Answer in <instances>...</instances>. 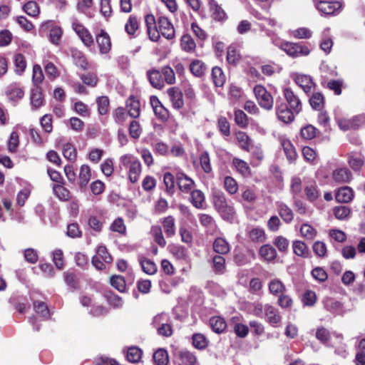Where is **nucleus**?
<instances>
[{
  "label": "nucleus",
  "mask_w": 365,
  "mask_h": 365,
  "mask_svg": "<svg viewBox=\"0 0 365 365\" xmlns=\"http://www.w3.org/2000/svg\"><path fill=\"white\" fill-rule=\"evenodd\" d=\"M212 203L215 209L222 217L226 220H232L235 215V210L232 205L228 204L225 194L216 190L212 194Z\"/></svg>",
  "instance_id": "1"
},
{
  "label": "nucleus",
  "mask_w": 365,
  "mask_h": 365,
  "mask_svg": "<svg viewBox=\"0 0 365 365\" xmlns=\"http://www.w3.org/2000/svg\"><path fill=\"white\" fill-rule=\"evenodd\" d=\"M120 163L128 168V178L131 182H136L141 173V164L140 161L130 155H124L120 158Z\"/></svg>",
  "instance_id": "2"
},
{
  "label": "nucleus",
  "mask_w": 365,
  "mask_h": 365,
  "mask_svg": "<svg viewBox=\"0 0 365 365\" xmlns=\"http://www.w3.org/2000/svg\"><path fill=\"white\" fill-rule=\"evenodd\" d=\"M253 91L261 108L267 110H271L273 108V97L263 86L256 85Z\"/></svg>",
  "instance_id": "3"
},
{
  "label": "nucleus",
  "mask_w": 365,
  "mask_h": 365,
  "mask_svg": "<svg viewBox=\"0 0 365 365\" xmlns=\"http://www.w3.org/2000/svg\"><path fill=\"white\" fill-rule=\"evenodd\" d=\"M168 322V317L166 314H158L153 317L152 324L156 329L159 335L165 337L172 336L173 328Z\"/></svg>",
  "instance_id": "4"
},
{
  "label": "nucleus",
  "mask_w": 365,
  "mask_h": 365,
  "mask_svg": "<svg viewBox=\"0 0 365 365\" xmlns=\"http://www.w3.org/2000/svg\"><path fill=\"white\" fill-rule=\"evenodd\" d=\"M292 110V109L290 108L285 102L277 101L275 106V115L277 119L282 123L287 125L292 123L294 120L295 116L298 114L294 113Z\"/></svg>",
  "instance_id": "5"
},
{
  "label": "nucleus",
  "mask_w": 365,
  "mask_h": 365,
  "mask_svg": "<svg viewBox=\"0 0 365 365\" xmlns=\"http://www.w3.org/2000/svg\"><path fill=\"white\" fill-rule=\"evenodd\" d=\"M280 48L292 58L307 56L310 52L308 47L304 45L288 41L282 42Z\"/></svg>",
  "instance_id": "6"
},
{
  "label": "nucleus",
  "mask_w": 365,
  "mask_h": 365,
  "mask_svg": "<svg viewBox=\"0 0 365 365\" xmlns=\"http://www.w3.org/2000/svg\"><path fill=\"white\" fill-rule=\"evenodd\" d=\"M284 97L286 103L292 108L294 113L299 114L302 110V103L299 96L295 94L289 88H286L283 91Z\"/></svg>",
  "instance_id": "7"
},
{
  "label": "nucleus",
  "mask_w": 365,
  "mask_h": 365,
  "mask_svg": "<svg viewBox=\"0 0 365 365\" xmlns=\"http://www.w3.org/2000/svg\"><path fill=\"white\" fill-rule=\"evenodd\" d=\"M175 180L179 190L184 193H189L195 186L194 180L180 171L175 173Z\"/></svg>",
  "instance_id": "8"
},
{
  "label": "nucleus",
  "mask_w": 365,
  "mask_h": 365,
  "mask_svg": "<svg viewBox=\"0 0 365 365\" xmlns=\"http://www.w3.org/2000/svg\"><path fill=\"white\" fill-rule=\"evenodd\" d=\"M158 29L159 36L162 34L167 39H173L175 37L174 26L165 16H160L158 19Z\"/></svg>",
  "instance_id": "9"
},
{
  "label": "nucleus",
  "mask_w": 365,
  "mask_h": 365,
  "mask_svg": "<svg viewBox=\"0 0 365 365\" xmlns=\"http://www.w3.org/2000/svg\"><path fill=\"white\" fill-rule=\"evenodd\" d=\"M72 28L86 46L90 47L93 44V38L91 34L83 25L74 21L72 23Z\"/></svg>",
  "instance_id": "10"
},
{
  "label": "nucleus",
  "mask_w": 365,
  "mask_h": 365,
  "mask_svg": "<svg viewBox=\"0 0 365 365\" xmlns=\"http://www.w3.org/2000/svg\"><path fill=\"white\" fill-rule=\"evenodd\" d=\"M264 309L266 321L273 327H279L282 322V317L278 310L269 304H265Z\"/></svg>",
  "instance_id": "11"
},
{
  "label": "nucleus",
  "mask_w": 365,
  "mask_h": 365,
  "mask_svg": "<svg viewBox=\"0 0 365 365\" xmlns=\"http://www.w3.org/2000/svg\"><path fill=\"white\" fill-rule=\"evenodd\" d=\"M168 95L173 107L176 110H180L184 106L183 94L178 87H172L168 89Z\"/></svg>",
  "instance_id": "12"
},
{
  "label": "nucleus",
  "mask_w": 365,
  "mask_h": 365,
  "mask_svg": "<svg viewBox=\"0 0 365 365\" xmlns=\"http://www.w3.org/2000/svg\"><path fill=\"white\" fill-rule=\"evenodd\" d=\"M145 22L149 38L153 41H158L160 36L155 16L153 14L146 15L145 16Z\"/></svg>",
  "instance_id": "13"
},
{
  "label": "nucleus",
  "mask_w": 365,
  "mask_h": 365,
  "mask_svg": "<svg viewBox=\"0 0 365 365\" xmlns=\"http://www.w3.org/2000/svg\"><path fill=\"white\" fill-rule=\"evenodd\" d=\"M150 101L155 115L162 121H166L169 118L168 110L163 106L158 97L151 96Z\"/></svg>",
  "instance_id": "14"
},
{
  "label": "nucleus",
  "mask_w": 365,
  "mask_h": 365,
  "mask_svg": "<svg viewBox=\"0 0 365 365\" xmlns=\"http://www.w3.org/2000/svg\"><path fill=\"white\" fill-rule=\"evenodd\" d=\"M275 205L278 214L282 220L287 224L291 223L294 216V212L291 207L282 201L276 202Z\"/></svg>",
  "instance_id": "15"
},
{
  "label": "nucleus",
  "mask_w": 365,
  "mask_h": 365,
  "mask_svg": "<svg viewBox=\"0 0 365 365\" xmlns=\"http://www.w3.org/2000/svg\"><path fill=\"white\" fill-rule=\"evenodd\" d=\"M341 4L339 1H319L317 4V8L322 13L327 15L334 14L340 8Z\"/></svg>",
  "instance_id": "16"
},
{
  "label": "nucleus",
  "mask_w": 365,
  "mask_h": 365,
  "mask_svg": "<svg viewBox=\"0 0 365 365\" xmlns=\"http://www.w3.org/2000/svg\"><path fill=\"white\" fill-rule=\"evenodd\" d=\"M96 43L102 54L108 53L111 49V41L109 35L103 30L96 36Z\"/></svg>",
  "instance_id": "17"
},
{
  "label": "nucleus",
  "mask_w": 365,
  "mask_h": 365,
  "mask_svg": "<svg viewBox=\"0 0 365 365\" xmlns=\"http://www.w3.org/2000/svg\"><path fill=\"white\" fill-rule=\"evenodd\" d=\"M209 9L211 17L216 21H222L227 19V14L223 9L215 1H209Z\"/></svg>",
  "instance_id": "18"
},
{
  "label": "nucleus",
  "mask_w": 365,
  "mask_h": 365,
  "mask_svg": "<svg viewBox=\"0 0 365 365\" xmlns=\"http://www.w3.org/2000/svg\"><path fill=\"white\" fill-rule=\"evenodd\" d=\"M147 76L153 87L157 89H162L164 87V80L161 71L151 69L147 71Z\"/></svg>",
  "instance_id": "19"
},
{
  "label": "nucleus",
  "mask_w": 365,
  "mask_h": 365,
  "mask_svg": "<svg viewBox=\"0 0 365 365\" xmlns=\"http://www.w3.org/2000/svg\"><path fill=\"white\" fill-rule=\"evenodd\" d=\"M333 180L338 183H349L352 178L351 171L346 168L336 169L332 173Z\"/></svg>",
  "instance_id": "20"
},
{
  "label": "nucleus",
  "mask_w": 365,
  "mask_h": 365,
  "mask_svg": "<svg viewBox=\"0 0 365 365\" xmlns=\"http://www.w3.org/2000/svg\"><path fill=\"white\" fill-rule=\"evenodd\" d=\"M354 197L353 190L347 186L339 188L335 195L336 200L339 202L348 203Z\"/></svg>",
  "instance_id": "21"
},
{
  "label": "nucleus",
  "mask_w": 365,
  "mask_h": 365,
  "mask_svg": "<svg viewBox=\"0 0 365 365\" xmlns=\"http://www.w3.org/2000/svg\"><path fill=\"white\" fill-rule=\"evenodd\" d=\"M128 115L131 118H136L140 113V101L133 96H130L126 101Z\"/></svg>",
  "instance_id": "22"
},
{
  "label": "nucleus",
  "mask_w": 365,
  "mask_h": 365,
  "mask_svg": "<svg viewBox=\"0 0 365 365\" xmlns=\"http://www.w3.org/2000/svg\"><path fill=\"white\" fill-rule=\"evenodd\" d=\"M294 81L306 93L309 92L314 84L309 76L303 74H297L294 78Z\"/></svg>",
  "instance_id": "23"
},
{
  "label": "nucleus",
  "mask_w": 365,
  "mask_h": 365,
  "mask_svg": "<svg viewBox=\"0 0 365 365\" xmlns=\"http://www.w3.org/2000/svg\"><path fill=\"white\" fill-rule=\"evenodd\" d=\"M31 103L33 108L37 109L43 105V97L39 86L34 87L31 91Z\"/></svg>",
  "instance_id": "24"
},
{
  "label": "nucleus",
  "mask_w": 365,
  "mask_h": 365,
  "mask_svg": "<svg viewBox=\"0 0 365 365\" xmlns=\"http://www.w3.org/2000/svg\"><path fill=\"white\" fill-rule=\"evenodd\" d=\"M282 147L286 155L287 160L290 163H293L297 160V154L294 147L289 140H282L281 142Z\"/></svg>",
  "instance_id": "25"
},
{
  "label": "nucleus",
  "mask_w": 365,
  "mask_h": 365,
  "mask_svg": "<svg viewBox=\"0 0 365 365\" xmlns=\"http://www.w3.org/2000/svg\"><path fill=\"white\" fill-rule=\"evenodd\" d=\"M164 232L168 237H172L175 234V223L173 216H168L162 220Z\"/></svg>",
  "instance_id": "26"
},
{
  "label": "nucleus",
  "mask_w": 365,
  "mask_h": 365,
  "mask_svg": "<svg viewBox=\"0 0 365 365\" xmlns=\"http://www.w3.org/2000/svg\"><path fill=\"white\" fill-rule=\"evenodd\" d=\"M189 193H190V202L193 206L197 209L202 208L205 200L204 193L200 190L194 189Z\"/></svg>",
  "instance_id": "27"
},
{
  "label": "nucleus",
  "mask_w": 365,
  "mask_h": 365,
  "mask_svg": "<svg viewBox=\"0 0 365 365\" xmlns=\"http://www.w3.org/2000/svg\"><path fill=\"white\" fill-rule=\"evenodd\" d=\"M210 325L212 331L217 334L222 333L227 327L226 322L220 317H211L210 319Z\"/></svg>",
  "instance_id": "28"
},
{
  "label": "nucleus",
  "mask_w": 365,
  "mask_h": 365,
  "mask_svg": "<svg viewBox=\"0 0 365 365\" xmlns=\"http://www.w3.org/2000/svg\"><path fill=\"white\" fill-rule=\"evenodd\" d=\"M139 29V21L136 16H130L125 25L126 33L133 37L136 36V32Z\"/></svg>",
  "instance_id": "29"
},
{
  "label": "nucleus",
  "mask_w": 365,
  "mask_h": 365,
  "mask_svg": "<svg viewBox=\"0 0 365 365\" xmlns=\"http://www.w3.org/2000/svg\"><path fill=\"white\" fill-rule=\"evenodd\" d=\"M213 249L216 253L226 255L230 252V247L225 239L218 237L213 242Z\"/></svg>",
  "instance_id": "30"
},
{
  "label": "nucleus",
  "mask_w": 365,
  "mask_h": 365,
  "mask_svg": "<svg viewBox=\"0 0 365 365\" xmlns=\"http://www.w3.org/2000/svg\"><path fill=\"white\" fill-rule=\"evenodd\" d=\"M293 252L297 256L307 258L309 255L307 245L302 241L296 240L292 245Z\"/></svg>",
  "instance_id": "31"
},
{
  "label": "nucleus",
  "mask_w": 365,
  "mask_h": 365,
  "mask_svg": "<svg viewBox=\"0 0 365 365\" xmlns=\"http://www.w3.org/2000/svg\"><path fill=\"white\" fill-rule=\"evenodd\" d=\"M259 253L267 261H272L277 257V251L270 245H262L259 249Z\"/></svg>",
  "instance_id": "32"
},
{
  "label": "nucleus",
  "mask_w": 365,
  "mask_h": 365,
  "mask_svg": "<svg viewBox=\"0 0 365 365\" xmlns=\"http://www.w3.org/2000/svg\"><path fill=\"white\" fill-rule=\"evenodd\" d=\"M91 178V168L88 165H83L80 168L79 185L84 187L87 185Z\"/></svg>",
  "instance_id": "33"
},
{
  "label": "nucleus",
  "mask_w": 365,
  "mask_h": 365,
  "mask_svg": "<svg viewBox=\"0 0 365 365\" xmlns=\"http://www.w3.org/2000/svg\"><path fill=\"white\" fill-rule=\"evenodd\" d=\"M349 164L354 170L359 171L364 164V157L360 154L351 153L349 155Z\"/></svg>",
  "instance_id": "34"
},
{
  "label": "nucleus",
  "mask_w": 365,
  "mask_h": 365,
  "mask_svg": "<svg viewBox=\"0 0 365 365\" xmlns=\"http://www.w3.org/2000/svg\"><path fill=\"white\" fill-rule=\"evenodd\" d=\"M150 233L153 237L154 241L161 247L166 245V241L163 237L162 228L160 226H152Z\"/></svg>",
  "instance_id": "35"
},
{
  "label": "nucleus",
  "mask_w": 365,
  "mask_h": 365,
  "mask_svg": "<svg viewBox=\"0 0 365 365\" xmlns=\"http://www.w3.org/2000/svg\"><path fill=\"white\" fill-rule=\"evenodd\" d=\"M179 357L185 365H200L196 356L189 351L184 350L180 351Z\"/></svg>",
  "instance_id": "36"
},
{
  "label": "nucleus",
  "mask_w": 365,
  "mask_h": 365,
  "mask_svg": "<svg viewBox=\"0 0 365 365\" xmlns=\"http://www.w3.org/2000/svg\"><path fill=\"white\" fill-rule=\"evenodd\" d=\"M301 235L307 240H312L317 235V230L309 223H304L300 227Z\"/></svg>",
  "instance_id": "37"
},
{
  "label": "nucleus",
  "mask_w": 365,
  "mask_h": 365,
  "mask_svg": "<svg viewBox=\"0 0 365 365\" xmlns=\"http://www.w3.org/2000/svg\"><path fill=\"white\" fill-rule=\"evenodd\" d=\"M206 68L205 64L200 60H195L190 65L191 73L197 77L203 76Z\"/></svg>",
  "instance_id": "38"
},
{
  "label": "nucleus",
  "mask_w": 365,
  "mask_h": 365,
  "mask_svg": "<svg viewBox=\"0 0 365 365\" xmlns=\"http://www.w3.org/2000/svg\"><path fill=\"white\" fill-rule=\"evenodd\" d=\"M54 195L61 200L66 201L70 198L69 190L62 184H55L52 187Z\"/></svg>",
  "instance_id": "39"
},
{
  "label": "nucleus",
  "mask_w": 365,
  "mask_h": 365,
  "mask_svg": "<svg viewBox=\"0 0 365 365\" xmlns=\"http://www.w3.org/2000/svg\"><path fill=\"white\" fill-rule=\"evenodd\" d=\"M323 304L327 310L332 312H339L343 308L342 304L339 302L331 297L325 298Z\"/></svg>",
  "instance_id": "40"
},
{
  "label": "nucleus",
  "mask_w": 365,
  "mask_h": 365,
  "mask_svg": "<svg viewBox=\"0 0 365 365\" xmlns=\"http://www.w3.org/2000/svg\"><path fill=\"white\" fill-rule=\"evenodd\" d=\"M98 112L100 115H106L110 109V101L107 96H103L96 98Z\"/></svg>",
  "instance_id": "41"
},
{
  "label": "nucleus",
  "mask_w": 365,
  "mask_h": 365,
  "mask_svg": "<svg viewBox=\"0 0 365 365\" xmlns=\"http://www.w3.org/2000/svg\"><path fill=\"white\" fill-rule=\"evenodd\" d=\"M180 41L181 48L183 51L186 52H192L195 51L196 44L190 35H183Z\"/></svg>",
  "instance_id": "42"
},
{
  "label": "nucleus",
  "mask_w": 365,
  "mask_h": 365,
  "mask_svg": "<svg viewBox=\"0 0 365 365\" xmlns=\"http://www.w3.org/2000/svg\"><path fill=\"white\" fill-rule=\"evenodd\" d=\"M163 182L165 186V190L169 195L174 192L175 180V174L171 173H165L163 176Z\"/></svg>",
  "instance_id": "43"
},
{
  "label": "nucleus",
  "mask_w": 365,
  "mask_h": 365,
  "mask_svg": "<svg viewBox=\"0 0 365 365\" xmlns=\"http://www.w3.org/2000/svg\"><path fill=\"white\" fill-rule=\"evenodd\" d=\"M212 78L216 86H222L225 81V76L220 67H214L212 70Z\"/></svg>",
  "instance_id": "44"
},
{
  "label": "nucleus",
  "mask_w": 365,
  "mask_h": 365,
  "mask_svg": "<svg viewBox=\"0 0 365 365\" xmlns=\"http://www.w3.org/2000/svg\"><path fill=\"white\" fill-rule=\"evenodd\" d=\"M357 121V118L353 119L341 118L337 120V123L341 130H347L349 129H356L359 126L356 123Z\"/></svg>",
  "instance_id": "45"
},
{
  "label": "nucleus",
  "mask_w": 365,
  "mask_h": 365,
  "mask_svg": "<svg viewBox=\"0 0 365 365\" xmlns=\"http://www.w3.org/2000/svg\"><path fill=\"white\" fill-rule=\"evenodd\" d=\"M140 264L143 271L148 274H154L157 272L156 264L150 259H140Z\"/></svg>",
  "instance_id": "46"
},
{
  "label": "nucleus",
  "mask_w": 365,
  "mask_h": 365,
  "mask_svg": "<svg viewBox=\"0 0 365 365\" xmlns=\"http://www.w3.org/2000/svg\"><path fill=\"white\" fill-rule=\"evenodd\" d=\"M237 140L240 148L245 150H250L251 145V140L248 135L242 131H239L236 133Z\"/></svg>",
  "instance_id": "47"
},
{
  "label": "nucleus",
  "mask_w": 365,
  "mask_h": 365,
  "mask_svg": "<svg viewBox=\"0 0 365 365\" xmlns=\"http://www.w3.org/2000/svg\"><path fill=\"white\" fill-rule=\"evenodd\" d=\"M142 351L137 346H132L128 349L126 358L128 361L136 363L140 361Z\"/></svg>",
  "instance_id": "48"
},
{
  "label": "nucleus",
  "mask_w": 365,
  "mask_h": 365,
  "mask_svg": "<svg viewBox=\"0 0 365 365\" xmlns=\"http://www.w3.org/2000/svg\"><path fill=\"white\" fill-rule=\"evenodd\" d=\"M324 96L320 93H314L309 99V103L314 110H322L324 106Z\"/></svg>",
  "instance_id": "49"
},
{
  "label": "nucleus",
  "mask_w": 365,
  "mask_h": 365,
  "mask_svg": "<svg viewBox=\"0 0 365 365\" xmlns=\"http://www.w3.org/2000/svg\"><path fill=\"white\" fill-rule=\"evenodd\" d=\"M62 151L64 158H66L68 160L74 162L76 160V150L71 143H67L64 144Z\"/></svg>",
  "instance_id": "50"
},
{
  "label": "nucleus",
  "mask_w": 365,
  "mask_h": 365,
  "mask_svg": "<svg viewBox=\"0 0 365 365\" xmlns=\"http://www.w3.org/2000/svg\"><path fill=\"white\" fill-rule=\"evenodd\" d=\"M269 290L274 295L282 294L285 291V287L279 279H273L269 283Z\"/></svg>",
  "instance_id": "51"
},
{
  "label": "nucleus",
  "mask_w": 365,
  "mask_h": 365,
  "mask_svg": "<svg viewBox=\"0 0 365 365\" xmlns=\"http://www.w3.org/2000/svg\"><path fill=\"white\" fill-rule=\"evenodd\" d=\"M15 71L21 75L26 68V61L25 57L21 53H17L14 56Z\"/></svg>",
  "instance_id": "52"
},
{
  "label": "nucleus",
  "mask_w": 365,
  "mask_h": 365,
  "mask_svg": "<svg viewBox=\"0 0 365 365\" xmlns=\"http://www.w3.org/2000/svg\"><path fill=\"white\" fill-rule=\"evenodd\" d=\"M213 268L217 274H223L225 272V259L220 255H215L212 259Z\"/></svg>",
  "instance_id": "53"
},
{
  "label": "nucleus",
  "mask_w": 365,
  "mask_h": 365,
  "mask_svg": "<svg viewBox=\"0 0 365 365\" xmlns=\"http://www.w3.org/2000/svg\"><path fill=\"white\" fill-rule=\"evenodd\" d=\"M153 360L158 365H167L168 363V352L163 349H159L153 354Z\"/></svg>",
  "instance_id": "54"
},
{
  "label": "nucleus",
  "mask_w": 365,
  "mask_h": 365,
  "mask_svg": "<svg viewBox=\"0 0 365 365\" xmlns=\"http://www.w3.org/2000/svg\"><path fill=\"white\" fill-rule=\"evenodd\" d=\"M192 344L197 349H204L208 345V340L202 334H195L192 335Z\"/></svg>",
  "instance_id": "55"
},
{
  "label": "nucleus",
  "mask_w": 365,
  "mask_h": 365,
  "mask_svg": "<svg viewBox=\"0 0 365 365\" xmlns=\"http://www.w3.org/2000/svg\"><path fill=\"white\" fill-rule=\"evenodd\" d=\"M43 79L44 76L41 67L38 64H35L33 67L32 75V82L35 87L39 86V85L43 82Z\"/></svg>",
  "instance_id": "56"
},
{
  "label": "nucleus",
  "mask_w": 365,
  "mask_h": 365,
  "mask_svg": "<svg viewBox=\"0 0 365 365\" xmlns=\"http://www.w3.org/2000/svg\"><path fill=\"white\" fill-rule=\"evenodd\" d=\"M240 59V54L237 48L234 46H230L227 48V61L229 63L237 64Z\"/></svg>",
  "instance_id": "57"
},
{
  "label": "nucleus",
  "mask_w": 365,
  "mask_h": 365,
  "mask_svg": "<svg viewBox=\"0 0 365 365\" xmlns=\"http://www.w3.org/2000/svg\"><path fill=\"white\" fill-rule=\"evenodd\" d=\"M225 189L230 194L234 195L238 190V185L237 181L230 176H227L224 180Z\"/></svg>",
  "instance_id": "58"
},
{
  "label": "nucleus",
  "mask_w": 365,
  "mask_h": 365,
  "mask_svg": "<svg viewBox=\"0 0 365 365\" xmlns=\"http://www.w3.org/2000/svg\"><path fill=\"white\" fill-rule=\"evenodd\" d=\"M88 223L92 230L97 232H100L103 229L104 221L101 217L91 216L88 219Z\"/></svg>",
  "instance_id": "59"
},
{
  "label": "nucleus",
  "mask_w": 365,
  "mask_h": 365,
  "mask_svg": "<svg viewBox=\"0 0 365 365\" xmlns=\"http://www.w3.org/2000/svg\"><path fill=\"white\" fill-rule=\"evenodd\" d=\"M235 121L237 125L243 128H246L249 123L247 115L242 110H235Z\"/></svg>",
  "instance_id": "60"
},
{
  "label": "nucleus",
  "mask_w": 365,
  "mask_h": 365,
  "mask_svg": "<svg viewBox=\"0 0 365 365\" xmlns=\"http://www.w3.org/2000/svg\"><path fill=\"white\" fill-rule=\"evenodd\" d=\"M249 237L253 242H263L265 239L264 232L259 227L252 228L248 232Z\"/></svg>",
  "instance_id": "61"
},
{
  "label": "nucleus",
  "mask_w": 365,
  "mask_h": 365,
  "mask_svg": "<svg viewBox=\"0 0 365 365\" xmlns=\"http://www.w3.org/2000/svg\"><path fill=\"white\" fill-rule=\"evenodd\" d=\"M317 129L312 125H307L301 128V136L306 140H312L317 135Z\"/></svg>",
  "instance_id": "62"
},
{
  "label": "nucleus",
  "mask_w": 365,
  "mask_h": 365,
  "mask_svg": "<svg viewBox=\"0 0 365 365\" xmlns=\"http://www.w3.org/2000/svg\"><path fill=\"white\" fill-rule=\"evenodd\" d=\"M111 285L118 289L120 292H123L125 290V281L124 277L120 275H115L110 278Z\"/></svg>",
  "instance_id": "63"
},
{
  "label": "nucleus",
  "mask_w": 365,
  "mask_h": 365,
  "mask_svg": "<svg viewBox=\"0 0 365 365\" xmlns=\"http://www.w3.org/2000/svg\"><path fill=\"white\" fill-rule=\"evenodd\" d=\"M359 349L356 356V365H365V338L360 341Z\"/></svg>",
  "instance_id": "64"
}]
</instances>
